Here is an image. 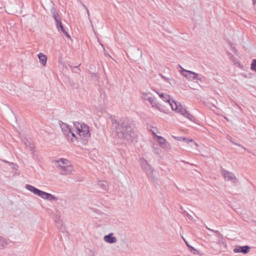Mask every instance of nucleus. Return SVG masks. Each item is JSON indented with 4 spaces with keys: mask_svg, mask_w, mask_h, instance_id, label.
Instances as JSON below:
<instances>
[{
    "mask_svg": "<svg viewBox=\"0 0 256 256\" xmlns=\"http://www.w3.org/2000/svg\"><path fill=\"white\" fill-rule=\"evenodd\" d=\"M222 176H224L225 180H232L235 179L236 178L234 175L232 173L226 171L224 170H223L222 171Z\"/></svg>",
    "mask_w": 256,
    "mask_h": 256,
    "instance_id": "obj_7",
    "label": "nucleus"
},
{
    "mask_svg": "<svg viewBox=\"0 0 256 256\" xmlns=\"http://www.w3.org/2000/svg\"><path fill=\"white\" fill-rule=\"evenodd\" d=\"M6 242L1 238H0V247H4L6 246Z\"/></svg>",
    "mask_w": 256,
    "mask_h": 256,
    "instance_id": "obj_17",
    "label": "nucleus"
},
{
    "mask_svg": "<svg viewBox=\"0 0 256 256\" xmlns=\"http://www.w3.org/2000/svg\"><path fill=\"white\" fill-rule=\"evenodd\" d=\"M118 132H121L123 135L124 136L126 135L128 133L132 131V129L130 126H124V128L123 126H119L117 128Z\"/></svg>",
    "mask_w": 256,
    "mask_h": 256,
    "instance_id": "obj_9",
    "label": "nucleus"
},
{
    "mask_svg": "<svg viewBox=\"0 0 256 256\" xmlns=\"http://www.w3.org/2000/svg\"><path fill=\"white\" fill-rule=\"evenodd\" d=\"M144 98L146 99V100H148L149 102H150V104H152V101H153V98L152 97V96H148V94H146L144 96Z\"/></svg>",
    "mask_w": 256,
    "mask_h": 256,
    "instance_id": "obj_16",
    "label": "nucleus"
},
{
    "mask_svg": "<svg viewBox=\"0 0 256 256\" xmlns=\"http://www.w3.org/2000/svg\"><path fill=\"white\" fill-rule=\"evenodd\" d=\"M62 32L68 38H70V36L68 34V32L66 30H63Z\"/></svg>",
    "mask_w": 256,
    "mask_h": 256,
    "instance_id": "obj_19",
    "label": "nucleus"
},
{
    "mask_svg": "<svg viewBox=\"0 0 256 256\" xmlns=\"http://www.w3.org/2000/svg\"><path fill=\"white\" fill-rule=\"evenodd\" d=\"M62 129L64 134L70 139V141H74V137L75 136V133L72 131L69 126L66 124H62L61 125Z\"/></svg>",
    "mask_w": 256,
    "mask_h": 256,
    "instance_id": "obj_5",
    "label": "nucleus"
},
{
    "mask_svg": "<svg viewBox=\"0 0 256 256\" xmlns=\"http://www.w3.org/2000/svg\"><path fill=\"white\" fill-rule=\"evenodd\" d=\"M152 134L156 138L160 146H164L167 144V141L163 137L156 135L154 132H152Z\"/></svg>",
    "mask_w": 256,
    "mask_h": 256,
    "instance_id": "obj_10",
    "label": "nucleus"
},
{
    "mask_svg": "<svg viewBox=\"0 0 256 256\" xmlns=\"http://www.w3.org/2000/svg\"><path fill=\"white\" fill-rule=\"evenodd\" d=\"M26 188L34 194L44 199L50 200H56V198L51 194L40 190L30 185L27 184Z\"/></svg>",
    "mask_w": 256,
    "mask_h": 256,
    "instance_id": "obj_4",
    "label": "nucleus"
},
{
    "mask_svg": "<svg viewBox=\"0 0 256 256\" xmlns=\"http://www.w3.org/2000/svg\"><path fill=\"white\" fill-rule=\"evenodd\" d=\"M56 162L62 174H68L72 172V167L70 162L68 160L62 158Z\"/></svg>",
    "mask_w": 256,
    "mask_h": 256,
    "instance_id": "obj_3",
    "label": "nucleus"
},
{
    "mask_svg": "<svg viewBox=\"0 0 256 256\" xmlns=\"http://www.w3.org/2000/svg\"><path fill=\"white\" fill-rule=\"evenodd\" d=\"M74 126L76 130L74 132L76 133L74 140H86L90 136L89 128L87 125L77 122L74 124Z\"/></svg>",
    "mask_w": 256,
    "mask_h": 256,
    "instance_id": "obj_2",
    "label": "nucleus"
},
{
    "mask_svg": "<svg viewBox=\"0 0 256 256\" xmlns=\"http://www.w3.org/2000/svg\"><path fill=\"white\" fill-rule=\"evenodd\" d=\"M182 140L184 141L186 143H192V144H194L196 146H198V144H196L194 141L192 139H188L186 138H182Z\"/></svg>",
    "mask_w": 256,
    "mask_h": 256,
    "instance_id": "obj_13",
    "label": "nucleus"
},
{
    "mask_svg": "<svg viewBox=\"0 0 256 256\" xmlns=\"http://www.w3.org/2000/svg\"><path fill=\"white\" fill-rule=\"evenodd\" d=\"M159 96L164 101L168 103L173 110L187 118H190L191 116L190 114L182 107L181 104L176 102L174 100H171L168 94H160Z\"/></svg>",
    "mask_w": 256,
    "mask_h": 256,
    "instance_id": "obj_1",
    "label": "nucleus"
},
{
    "mask_svg": "<svg viewBox=\"0 0 256 256\" xmlns=\"http://www.w3.org/2000/svg\"><path fill=\"white\" fill-rule=\"evenodd\" d=\"M173 138H174V139L176 140H182V137H176V136H172Z\"/></svg>",
    "mask_w": 256,
    "mask_h": 256,
    "instance_id": "obj_18",
    "label": "nucleus"
},
{
    "mask_svg": "<svg viewBox=\"0 0 256 256\" xmlns=\"http://www.w3.org/2000/svg\"><path fill=\"white\" fill-rule=\"evenodd\" d=\"M104 240L105 242L108 243H114L116 242V237L112 236V234H110L107 236H104Z\"/></svg>",
    "mask_w": 256,
    "mask_h": 256,
    "instance_id": "obj_12",
    "label": "nucleus"
},
{
    "mask_svg": "<svg viewBox=\"0 0 256 256\" xmlns=\"http://www.w3.org/2000/svg\"><path fill=\"white\" fill-rule=\"evenodd\" d=\"M250 68L252 70H254V71L256 72V59L253 60L251 64Z\"/></svg>",
    "mask_w": 256,
    "mask_h": 256,
    "instance_id": "obj_15",
    "label": "nucleus"
},
{
    "mask_svg": "<svg viewBox=\"0 0 256 256\" xmlns=\"http://www.w3.org/2000/svg\"><path fill=\"white\" fill-rule=\"evenodd\" d=\"M250 250V247L248 246H238L234 249V251L236 253L242 252L244 254H247Z\"/></svg>",
    "mask_w": 256,
    "mask_h": 256,
    "instance_id": "obj_8",
    "label": "nucleus"
},
{
    "mask_svg": "<svg viewBox=\"0 0 256 256\" xmlns=\"http://www.w3.org/2000/svg\"><path fill=\"white\" fill-rule=\"evenodd\" d=\"M38 58L40 63L42 66H45L47 62V56L42 52L39 53Z\"/></svg>",
    "mask_w": 256,
    "mask_h": 256,
    "instance_id": "obj_11",
    "label": "nucleus"
},
{
    "mask_svg": "<svg viewBox=\"0 0 256 256\" xmlns=\"http://www.w3.org/2000/svg\"><path fill=\"white\" fill-rule=\"evenodd\" d=\"M56 24L58 28H60L61 30L63 32V30H65L64 29L61 22L59 20H56Z\"/></svg>",
    "mask_w": 256,
    "mask_h": 256,
    "instance_id": "obj_14",
    "label": "nucleus"
},
{
    "mask_svg": "<svg viewBox=\"0 0 256 256\" xmlns=\"http://www.w3.org/2000/svg\"><path fill=\"white\" fill-rule=\"evenodd\" d=\"M54 20H56H56H58L57 18V16L56 15H54Z\"/></svg>",
    "mask_w": 256,
    "mask_h": 256,
    "instance_id": "obj_20",
    "label": "nucleus"
},
{
    "mask_svg": "<svg viewBox=\"0 0 256 256\" xmlns=\"http://www.w3.org/2000/svg\"><path fill=\"white\" fill-rule=\"evenodd\" d=\"M182 74L187 79L190 80H194L195 79H198V74L194 72L187 70L182 68Z\"/></svg>",
    "mask_w": 256,
    "mask_h": 256,
    "instance_id": "obj_6",
    "label": "nucleus"
}]
</instances>
